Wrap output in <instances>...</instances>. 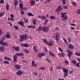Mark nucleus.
<instances>
[{"instance_id":"obj_54","label":"nucleus","mask_w":80,"mask_h":80,"mask_svg":"<svg viewBox=\"0 0 80 80\" xmlns=\"http://www.w3.org/2000/svg\"><path fill=\"white\" fill-rule=\"evenodd\" d=\"M4 3V1L3 0H1L0 1V3Z\"/></svg>"},{"instance_id":"obj_8","label":"nucleus","mask_w":80,"mask_h":80,"mask_svg":"<svg viewBox=\"0 0 80 80\" xmlns=\"http://www.w3.org/2000/svg\"><path fill=\"white\" fill-rule=\"evenodd\" d=\"M67 52L68 53V56L69 57H71L72 56V52H71L70 51H69V50H68Z\"/></svg>"},{"instance_id":"obj_14","label":"nucleus","mask_w":80,"mask_h":80,"mask_svg":"<svg viewBox=\"0 0 80 80\" xmlns=\"http://www.w3.org/2000/svg\"><path fill=\"white\" fill-rule=\"evenodd\" d=\"M18 4V1L17 0H15L14 2L15 6H17Z\"/></svg>"},{"instance_id":"obj_15","label":"nucleus","mask_w":80,"mask_h":80,"mask_svg":"<svg viewBox=\"0 0 80 80\" xmlns=\"http://www.w3.org/2000/svg\"><path fill=\"white\" fill-rule=\"evenodd\" d=\"M16 55H17V56H23V53L22 52L20 53H16Z\"/></svg>"},{"instance_id":"obj_47","label":"nucleus","mask_w":80,"mask_h":80,"mask_svg":"<svg viewBox=\"0 0 80 80\" xmlns=\"http://www.w3.org/2000/svg\"><path fill=\"white\" fill-rule=\"evenodd\" d=\"M39 70H45V67H41L39 68Z\"/></svg>"},{"instance_id":"obj_18","label":"nucleus","mask_w":80,"mask_h":80,"mask_svg":"<svg viewBox=\"0 0 80 80\" xmlns=\"http://www.w3.org/2000/svg\"><path fill=\"white\" fill-rule=\"evenodd\" d=\"M18 24H19V25H21V26H22V27H24V24H23V22H18Z\"/></svg>"},{"instance_id":"obj_20","label":"nucleus","mask_w":80,"mask_h":80,"mask_svg":"<svg viewBox=\"0 0 80 80\" xmlns=\"http://www.w3.org/2000/svg\"><path fill=\"white\" fill-rule=\"evenodd\" d=\"M4 60H8L9 61H11V60H12V59L11 58H10L7 57H4Z\"/></svg>"},{"instance_id":"obj_41","label":"nucleus","mask_w":80,"mask_h":80,"mask_svg":"<svg viewBox=\"0 0 80 80\" xmlns=\"http://www.w3.org/2000/svg\"><path fill=\"white\" fill-rule=\"evenodd\" d=\"M14 27L15 30H18V28L17 26H14Z\"/></svg>"},{"instance_id":"obj_34","label":"nucleus","mask_w":80,"mask_h":80,"mask_svg":"<svg viewBox=\"0 0 80 80\" xmlns=\"http://www.w3.org/2000/svg\"><path fill=\"white\" fill-rule=\"evenodd\" d=\"M19 6L20 8L22 9L23 8V5L22 4V2H20L19 3Z\"/></svg>"},{"instance_id":"obj_42","label":"nucleus","mask_w":80,"mask_h":80,"mask_svg":"<svg viewBox=\"0 0 80 80\" xmlns=\"http://www.w3.org/2000/svg\"><path fill=\"white\" fill-rule=\"evenodd\" d=\"M72 62L74 64V65H76V62L75 60H72Z\"/></svg>"},{"instance_id":"obj_53","label":"nucleus","mask_w":80,"mask_h":80,"mask_svg":"<svg viewBox=\"0 0 80 80\" xmlns=\"http://www.w3.org/2000/svg\"><path fill=\"white\" fill-rule=\"evenodd\" d=\"M63 8L64 9H67L68 8V6H63Z\"/></svg>"},{"instance_id":"obj_2","label":"nucleus","mask_w":80,"mask_h":80,"mask_svg":"<svg viewBox=\"0 0 80 80\" xmlns=\"http://www.w3.org/2000/svg\"><path fill=\"white\" fill-rule=\"evenodd\" d=\"M28 37L27 35L26 34L20 35L19 37L20 38V39L19 40L20 42H23L24 40H27Z\"/></svg>"},{"instance_id":"obj_30","label":"nucleus","mask_w":80,"mask_h":80,"mask_svg":"<svg viewBox=\"0 0 80 80\" xmlns=\"http://www.w3.org/2000/svg\"><path fill=\"white\" fill-rule=\"evenodd\" d=\"M49 54L52 56H53V57H55V54H53V53H52V52H51V51H49Z\"/></svg>"},{"instance_id":"obj_38","label":"nucleus","mask_w":80,"mask_h":80,"mask_svg":"<svg viewBox=\"0 0 80 80\" xmlns=\"http://www.w3.org/2000/svg\"><path fill=\"white\" fill-rule=\"evenodd\" d=\"M62 1L63 5H65L66 3V0H62Z\"/></svg>"},{"instance_id":"obj_56","label":"nucleus","mask_w":80,"mask_h":80,"mask_svg":"<svg viewBox=\"0 0 80 80\" xmlns=\"http://www.w3.org/2000/svg\"><path fill=\"white\" fill-rule=\"evenodd\" d=\"M2 33V29L0 28V36H1Z\"/></svg>"},{"instance_id":"obj_48","label":"nucleus","mask_w":80,"mask_h":80,"mask_svg":"<svg viewBox=\"0 0 80 80\" xmlns=\"http://www.w3.org/2000/svg\"><path fill=\"white\" fill-rule=\"evenodd\" d=\"M35 64V61H33L32 62V64L31 65V66H33V65H34Z\"/></svg>"},{"instance_id":"obj_61","label":"nucleus","mask_w":80,"mask_h":80,"mask_svg":"<svg viewBox=\"0 0 80 80\" xmlns=\"http://www.w3.org/2000/svg\"><path fill=\"white\" fill-rule=\"evenodd\" d=\"M45 52H48V50H47V48H45Z\"/></svg>"},{"instance_id":"obj_23","label":"nucleus","mask_w":80,"mask_h":80,"mask_svg":"<svg viewBox=\"0 0 80 80\" xmlns=\"http://www.w3.org/2000/svg\"><path fill=\"white\" fill-rule=\"evenodd\" d=\"M37 22V19H34L32 20V22L33 25H35L36 24V22Z\"/></svg>"},{"instance_id":"obj_40","label":"nucleus","mask_w":80,"mask_h":80,"mask_svg":"<svg viewBox=\"0 0 80 80\" xmlns=\"http://www.w3.org/2000/svg\"><path fill=\"white\" fill-rule=\"evenodd\" d=\"M42 29V27L41 26H39L38 29H37V30H38V31H40V30H41Z\"/></svg>"},{"instance_id":"obj_63","label":"nucleus","mask_w":80,"mask_h":80,"mask_svg":"<svg viewBox=\"0 0 80 80\" xmlns=\"http://www.w3.org/2000/svg\"><path fill=\"white\" fill-rule=\"evenodd\" d=\"M21 15H24V11H21Z\"/></svg>"},{"instance_id":"obj_49","label":"nucleus","mask_w":80,"mask_h":80,"mask_svg":"<svg viewBox=\"0 0 80 80\" xmlns=\"http://www.w3.org/2000/svg\"><path fill=\"white\" fill-rule=\"evenodd\" d=\"M24 47H28V45L27 44H25L24 45Z\"/></svg>"},{"instance_id":"obj_31","label":"nucleus","mask_w":80,"mask_h":80,"mask_svg":"<svg viewBox=\"0 0 80 80\" xmlns=\"http://www.w3.org/2000/svg\"><path fill=\"white\" fill-rule=\"evenodd\" d=\"M24 52H25V53H29L28 50L27 49H24Z\"/></svg>"},{"instance_id":"obj_26","label":"nucleus","mask_w":80,"mask_h":80,"mask_svg":"<svg viewBox=\"0 0 80 80\" xmlns=\"http://www.w3.org/2000/svg\"><path fill=\"white\" fill-rule=\"evenodd\" d=\"M75 55H76V56H78V57H80V52H78L77 53H75Z\"/></svg>"},{"instance_id":"obj_55","label":"nucleus","mask_w":80,"mask_h":80,"mask_svg":"<svg viewBox=\"0 0 80 80\" xmlns=\"http://www.w3.org/2000/svg\"><path fill=\"white\" fill-rule=\"evenodd\" d=\"M63 39L64 42H65V43H67V40H66V39H65L64 38H63Z\"/></svg>"},{"instance_id":"obj_45","label":"nucleus","mask_w":80,"mask_h":80,"mask_svg":"<svg viewBox=\"0 0 80 80\" xmlns=\"http://www.w3.org/2000/svg\"><path fill=\"white\" fill-rule=\"evenodd\" d=\"M41 18L42 20H45V19H46V17H45V16H43L41 17Z\"/></svg>"},{"instance_id":"obj_64","label":"nucleus","mask_w":80,"mask_h":80,"mask_svg":"<svg viewBox=\"0 0 80 80\" xmlns=\"http://www.w3.org/2000/svg\"><path fill=\"white\" fill-rule=\"evenodd\" d=\"M69 73L70 74H72L73 73V71H70V72H69Z\"/></svg>"},{"instance_id":"obj_6","label":"nucleus","mask_w":80,"mask_h":80,"mask_svg":"<svg viewBox=\"0 0 80 80\" xmlns=\"http://www.w3.org/2000/svg\"><path fill=\"white\" fill-rule=\"evenodd\" d=\"M42 31L45 32H47L48 31V28L47 27H43L42 28Z\"/></svg>"},{"instance_id":"obj_51","label":"nucleus","mask_w":80,"mask_h":80,"mask_svg":"<svg viewBox=\"0 0 80 80\" xmlns=\"http://www.w3.org/2000/svg\"><path fill=\"white\" fill-rule=\"evenodd\" d=\"M5 40V38H2L1 39V41H2V42H3V41Z\"/></svg>"},{"instance_id":"obj_27","label":"nucleus","mask_w":80,"mask_h":80,"mask_svg":"<svg viewBox=\"0 0 80 80\" xmlns=\"http://www.w3.org/2000/svg\"><path fill=\"white\" fill-rule=\"evenodd\" d=\"M10 7V5L9 4H7L6 5V10H9V7Z\"/></svg>"},{"instance_id":"obj_19","label":"nucleus","mask_w":80,"mask_h":80,"mask_svg":"<svg viewBox=\"0 0 80 80\" xmlns=\"http://www.w3.org/2000/svg\"><path fill=\"white\" fill-rule=\"evenodd\" d=\"M15 67L17 69H20V68H21V67H20V66L18 65H15Z\"/></svg>"},{"instance_id":"obj_25","label":"nucleus","mask_w":80,"mask_h":80,"mask_svg":"<svg viewBox=\"0 0 80 80\" xmlns=\"http://www.w3.org/2000/svg\"><path fill=\"white\" fill-rule=\"evenodd\" d=\"M14 62H17V56L14 55Z\"/></svg>"},{"instance_id":"obj_59","label":"nucleus","mask_w":80,"mask_h":80,"mask_svg":"<svg viewBox=\"0 0 80 80\" xmlns=\"http://www.w3.org/2000/svg\"><path fill=\"white\" fill-rule=\"evenodd\" d=\"M78 14H80V9H78Z\"/></svg>"},{"instance_id":"obj_50","label":"nucleus","mask_w":80,"mask_h":80,"mask_svg":"<svg viewBox=\"0 0 80 80\" xmlns=\"http://www.w3.org/2000/svg\"><path fill=\"white\" fill-rule=\"evenodd\" d=\"M59 55H60L62 57H64V56H65V54L63 53H59Z\"/></svg>"},{"instance_id":"obj_32","label":"nucleus","mask_w":80,"mask_h":80,"mask_svg":"<svg viewBox=\"0 0 80 80\" xmlns=\"http://www.w3.org/2000/svg\"><path fill=\"white\" fill-rule=\"evenodd\" d=\"M36 46H34V47H33V48L34 50H35V51L36 52H38V50H37V49L36 48Z\"/></svg>"},{"instance_id":"obj_57","label":"nucleus","mask_w":80,"mask_h":80,"mask_svg":"<svg viewBox=\"0 0 80 80\" xmlns=\"http://www.w3.org/2000/svg\"><path fill=\"white\" fill-rule=\"evenodd\" d=\"M80 64L79 63H78V64H77L76 66L78 67H80V65H79Z\"/></svg>"},{"instance_id":"obj_52","label":"nucleus","mask_w":80,"mask_h":80,"mask_svg":"<svg viewBox=\"0 0 80 80\" xmlns=\"http://www.w3.org/2000/svg\"><path fill=\"white\" fill-rule=\"evenodd\" d=\"M68 42H71V38L70 37L68 38Z\"/></svg>"},{"instance_id":"obj_28","label":"nucleus","mask_w":80,"mask_h":80,"mask_svg":"<svg viewBox=\"0 0 80 80\" xmlns=\"http://www.w3.org/2000/svg\"><path fill=\"white\" fill-rule=\"evenodd\" d=\"M23 19L25 20V23L28 22V18H26L25 17L23 18Z\"/></svg>"},{"instance_id":"obj_24","label":"nucleus","mask_w":80,"mask_h":80,"mask_svg":"<svg viewBox=\"0 0 80 80\" xmlns=\"http://www.w3.org/2000/svg\"><path fill=\"white\" fill-rule=\"evenodd\" d=\"M72 4L73 5L74 7H77V3L75 2H72Z\"/></svg>"},{"instance_id":"obj_22","label":"nucleus","mask_w":80,"mask_h":80,"mask_svg":"<svg viewBox=\"0 0 80 80\" xmlns=\"http://www.w3.org/2000/svg\"><path fill=\"white\" fill-rule=\"evenodd\" d=\"M27 15H28V16H30V17H32L33 16H34V15L32 14L31 12L28 13L27 14Z\"/></svg>"},{"instance_id":"obj_33","label":"nucleus","mask_w":80,"mask_h":80,"mask_svg":"<svg viewBox=\"0 0 80 80\" xmlns=\"http://www.w3.org/2000/svg\"><path fill=\"white\" fill-rule=\"evenodd\" d=\"M42 40L43 41L44 43H46V44H47V43H48V42H47V40L45 39H43Z\"/></svg>"},{"instance_id":"obj_3","label":"nucleus","mask_w":80,"mask_h":80,"mask_svg":"<svg viewBox=\"0 0 80 80\" xmlns=\"http://www.w3.org/2000/svg\"><path fill=\"white\" fill-rule=\"evenodd\" d=\"M67 13V12H64L63 13V12H61V17L62 18H63L64 20H67V16L65 15Z\"/></svg>"},{"instance_id":"obj_43","label":"nucleus","mask_w":80,"mask_h":80,"mask_svg":"<svg viewBox=\"0 0 80 80\" xmlns=\"http://www.w3.org/2000/svg\"><path fill=\"white\" fill-rule=\"evenodd\" d=\"M69 48H73V46L72 45H70L69 46Z\"/></svg>"},{"instance_id":"obj_35","label":"nucleus","mask_w":80,"mask_h":80,"mask_svg":"<svg viewBox=\"0 0 80 80\" xmlns=\"http://www.w3.org/2000/svg\"><path fill=\"white\" fill-rule=\"evenodd\" d=\"M5 15L4 12H2L0 13V17H1L2 16H3Z\"/></svg>"},{"instance_id":"obj_44","label":"nucleus","mask_w":80,"mask_h":80,"mask_svg":"<svg viewBox=\"0 0 80 80\" xmlns=\"http://www.w3.org/2000/svg\"><path fill=\"white\" fill-rule=\"evenodd\" d=\"M4 63L5 64H9V62L8 61H4Z\"/></svg>"},{"instance_id":"obj_5","label":"nucleus","mask_w":80,"mask_h":80,"mask_svg":"<svg viewBox=\"0 0 80 80\" xmlns=\"http://www.w3.org/2000/svg\"><path fill=\"white\" fill-rule=\"evenodd\" d=\"M45 55H46L45 53L44 52H42L38 54V57H39V58H41L43 56H45Z\"/></svg>"},{"instance_id":"obj_4","label":"nucleus","mask_w":80,"mask_h":80,"mask_svg":"<svg viewBox=\"0 0 80 80\" xmlns=\"http://www.w3.org/2000/svg\"><path fill=\"white\" fill-rule=\"evenodd\" d=\"M54 38H55L57 42L58 41L59 37H60V35L59 33H57L54 35Z\"/></svg>"},{"instance_id":"obj_16","label":"nucleus","mask_w":80,"mask_h":80,"mask_svg":"<svg viewBox=\"0 0 80 80\" xmlns=\"http://www.w3.org/2000/svg\"><path fill=\"white\" fill-rule=\"evenodd\" d=\"M6 37L8 39H9L11 37V36L10 34H7L6 35Z\"/></svg>"},{"instance_id":"obj_37","label":"nucleus","mask_w":80,"mask_h":80,"mask_svg":"<svg viewBox=\"0 0 80 80\" xmlns=\"http://www.w3.org/2000/svg\"><path fill=\"white\" fill-rule=\"evenodd\" d=\"M50 19H51V20H53V19H55V17L53 16H51V17H50Z\"/></svg>"},{"instance_id":"obj_7","label":"nucleus","mask_w":80,"mask_h":80,"mask_svg":"<svg viewBox=\"0 0 80 80\" xmlns=\"http://www.w3.org/2000/svg\"><path fill=\"white\" fill-rule=\"evenodd\" d=\"M11 18H8V20H11L13 22L14 21V19H13V18L14 17V15H13L12 14L11 15Z\"/></svg>"},{"instance_id":"obj_58","label":"nucleus","mask_w":80,"mask_h":80,"mask_svg":"<svg viewBox=\"0 0 80 80\" xmlns=\"http://www.w3.org/2000/svg\"><path fill=\"white\" fill-rule=\"evenodd\" d=\"M53 70V67L52 66L51 68L50 69V72H52Z\"/></svg>"},{"instance_id":"obj_36","label":"nucleus","mask_w":80,"mask_h":80,"mask_svg":"<svg viewBox=\"0 0 80 80\" xmlns=\"http://www.w3.org/2000/svg\"><path fill=\"white\" fill-rule=\"evenodd\" d=\"M64 63H65V65H68L69 62L68 61L66 60L64 61Z\"/></svg>"},{"instance_id":"obj_62","label":"nucleus","mask_w":80,"mask_h":80,"mask_svg":"<svg viewBox=\"0 0 80 80\" xmlns=\"http://www.w3.org/2000/svg\"><path fill=\"white\" fill-rule=\"evenodd\" d=\"M70 25H72V26H73L74 27L75 26V24L71 23L70 24Z\"/></svg>"},{"instance_id":"obj_10","label":"nucleus","mask_w":80,"mask_h":80,"mask_svg":"<svg viewBox=\"0 0 80 80\" xmlns=\"http://www.w3.org/2000/svg\"><path fill=\"white\" fill-rule=\"evenodd\" d=\"M47 44L49 46H52L53 44V41H50L48 42Z\"/></svg>"},{"instance_id":"obj_11","label":"nucleus","mask_w":80,"mask_h":80,"mask_svg":"<svg viewBox=\"0 0 80 80\" xmlns=\"http://www.w3.org/2000/svg\"><path fill=\"white\" fill-rule=\"evenodd\" d=\"M17 73L18 75H21L23 73V72L22 71H19L17 72Z\"/></svg>"},{"instance_id":"obj_60","label":"nucleus","mask_w":80,"mask_h":80,"mask_svg":"<svg viewBox=\"0 0 80 80\" xmlns=\"http://www.w3.org/2000/svg\"><path fill=\"white\" fill-rule=\"evenodd\" d=\"M33 74L34 75H36V76H37V72H33Z\"/></svg>"},{"instance_id":"obj_46","label":"nucleus","mask_w":80,"mask_h":80,"mask_svg":"<svg viewBox=\"0 0 80 80\" xmlns=\"http://www.w3.org/2000/svg\"><path fill=\"white\" fill-rule=\"evenodd\" d=\"M58 49L61 52V53H62V52H63V50H62V49L60 48H58Z\"/></svg>"},{"instance_id":"obj_29","label":"nucleus","mask_w":80,"mask_h":80,"mask_svg":"<svg viewBox=\"0 0 80 80\" xmlns=\"http://www.w3.org/2000/svg\"><path fill=\"white\" fill-rule=\"evenodd\" d=\"M20 48L18 47H15V50L16 51H19Z\"/></svg>"},{"instance_id":"obj_12","label":"nucleus","mask_w":80,"mask_h":80,"mask_svg":"<svg viewBox=\"0 0 80 80\" xmlns=\"http://www.w3.org/2000/svg\"><path fill=\"white\" fill-rule=\"evenodd\" d=\"M62 9V7L61 6H60L56 10V12H60V11H61Z\"/></svg>"},{"instance_id":"obj_21","label":"nucleus","mask_w":80,"mask_h":80,"mask_svg":"<svg viewBox=\"0 0 80 80\" xmlns=\"http://www.w3.org/2000/svg\"><path fill=\"white\" fill-rule=\"evenodd\" d=\"M28 28H35V26H33V25H29L28 26Z\"/></svg>"},{"instance_id":"obj_9","label":"nucleus","mask_w":80,"mask_h":80,"mask_svg":"<svg viewBox=\"0 0 80 80\" xmlns=\"http://www.w3.org/2000/svg\"><path fill=\"white\" fill-rule=\"evenodd\" d=\"M30 3L31 5L33 6L34 4L35 3V1L34 0H31L30 1Z\"/></svg>"},{"instance_id":"obj_1","label":"nucleus","mask_w":80,"mask_h":80,"mask_svg":"<svg viewBox=\"0 0 80 80\" xmlns=\"http://www.w3.org/2000/svg\"><path fill=\"white\" fill-rule=\"evenodd\" d=\"M57 68L58 69H62L63 72L64 73V76L65 78H66V77H67V75H68V69H66V68H63L60 67H57Z\"/></svg>"},{"instance_id":"obj_17","label":"nucleus","mask_w":80,"mask_h":80,"mask_svg":"<svg viewBox=\"0 0 80 80\" xmlns=\"http://www.w3.org/2000/svg\"><path fill=\"white\" fill-rule=\"evenodd\" d=\"M5 50V47H0V51L2 52H3Z\"/></svg>"},{"instance_id":"obj_39","label":"nucleus","mask_w":80,"mask_h":80,"mask_svg":"<svg viewBox=\"0 0 80 80\" xmlns=\"http://www.w3.org/2000/svg\"><path fill=\"white\" fill-rule=\"evenodd\" d=\"M46 61H47L49 63H51V62H50V59H49L47 58L46 59Z\"/></svg>"},{"instance_id":"obj_13","label":"nucleus","mask_w":80,"mask_h":80,"mask_svg":"<svg viewBox=\"0 0 80 80\" xmlns=\"http://www.w3.org/2000/svg\"><path fill=\"white\" fill-rule=\"evenodd\" d=\"M2 45L7 47V46L8 45V43L7 42H3L2 43Z\"/></svg>"}]
</instances>
